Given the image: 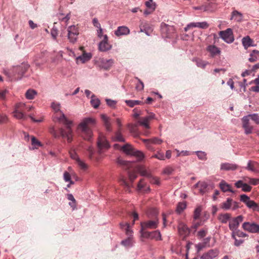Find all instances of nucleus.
I'll return each mask as SVG.
<instances>
[{"label":"nucleus","instance_id":"1","mask_svg":"<svg viewBox=\"0 0 259 259\" xmlns=\"http://www.w3.org/2000/svg\"><path fill=\"white\" fill-rule=\"evenodd\" d=\"M52 108L55 112H60V117H56V120L59 122H62L66 125V129L60 128L59 130V133L60 136L63 138H66L68 142L70 143L72 140V130L71 126L72 125V121L69 120L65 116V114L60 110V105L59 103H53L52 104Z\"/></svg>","mask_w":259,"mask_h":259},{"label":"nucleus","instance_id":"2","mask_svg":"<svg viewBox=\"0 0 259 259\" xmlns=\"http://www.w3.org/2000/svg\"><path fill=\"white\" fill-rule=\"evenodd\" d=\"M96 120L92 117H87L82 119L78 126L82 133L84 135V139L90 140L92 137V131L90 126L95 125Z\"/></svg>","mask_w":259,"mask_h":259},{"label":"nucleus","instance_id":"3","mask_svg":"<svg viewBox=\"0 0 259 259\" xmlns=\"http://www.w3.org/2000/svg\"><path fill=\"white\" fill-rule=\"evenodd\" d=\"M29 67L30 65L26 63H22L19 65L13 66L11 69V74L9 76H12L17 80L21 79Z\"/></svg>","mask_w":259,"mask_h":259},{"label":"nucleus","instance_id":"4","mask_svg":"<svg viewBox=\"0 0 259 259\" xmlns=\"http://www.w3.org/2000/svg\"><path fill=\"white\" fill-rule=\"evenodd\" d=\"M67 37L70 42L74 44L77 39L79 35V30L77 26L75 25H71L68 27Z\"/></svg>","mask_w":259,"mask_h":259},{"label":"nucleus","instance_id":"5","mask_svg":"<svg viewBox=\"0 0 259 259\" xmlns=\"http://www.w3.org/2000/svg\"><path fill=\"white\" fill-rule=\"evenodd\" d=\"M97 147L98 148V152L101 154L103 149H108L110 147L108 141L106 140V137L102 133H99L98 141Z\"/></svg>","mask_w":259,"mask_h":259},{"label":"nucleus","instance_id":"6","mask_svg":"<svg viewBox=\"0 0 259 259\" xmlns=\"http://www.w3.org/2000/svg\"><path fill=\"white\" fill-rule=\"evenodd\" d=\"M220 207L222 209L227 210L231 209L235 210L239 208L238 202L233 201L231 198H228L226 201L222 202L220 204Z\"/></svg>","mask_w":259,"mask_h":259},{"label":"nucleus","instance_id":"7","mask_svg":"<svg viewBox=\"0 0 259 259\" xmlns=\"http://www.w3.org/2000/svg\"><path fill=\"white\" fill-rule=\"evenodd\" d=\"M243 218L242 215H240L231 219L229 223V228L232 233H234L238 230L239 224L243 221Z\"/></svg>","mask_w":259,"mask_h":259},{"label":"nucleus","instance_id":"8","mask_svg":"<svg viewBox=\"0 0 259 259\" xmlns=\"http://www.w3.org/2000/svg\"><path fill=\"white\" fill-rule=\"evenodd\" d=\"M240 201L243 202L249 208L253 210H259L258 204L254 201L250 200V198L245 194L240 195Z\"/></svg>","mask_w":259,"mask_h":259},{"label":"nucleus","instance_id":"9","mask_svg":"<svg viewBox=\"0 0 259 259\" xmlns=\"http://www.w3.org/2000/svg\"><path fill=\"white\" fill-rule=\"evenodd\" d=\"M220 37L226 42L230 44L234 40L233 31L231 28H227L224 31L219 32Z\"/></svg>","mask_w":259,"mask_h":259},{"label":"nucleus","instance_id":"10","mask_svg":"<svg viewBox=\"0 0 259 259\" xmlns=\"http://www.w3.org/2000/svg\"><path fill=\"white\" fill-rule=\"evenodd\" d=\"M242 228L249 233H256L259 232V225L254 223L246 222L243 223Z\"/></svg>","mask_w":259,"mask_h":259},{"label":"nucleus","instance_id":"11","mask_svg":"<svg viewBox=\"0 0 259 259\" xmlns=\"http://www.w3.org/2000/svg\"><path fill=\"white\" fill-rule=\"evenodd\" d=\"M140 32H144L146 35L149 36L153 31L152 27L145 21H141L140 24Z\"/></svg>","mask_w":259,"mask_h":259},{"label":"nucleus","instance_id":"12","mask_svg":"<svg viewBox=\"0 0 259 259\" xmlns=\"http://www.w3.org/2000/svg\"><path fill=\"white\" fill-rule=\"evenodd\" d=\"M161 31L163 34H165V37H170L171 33L174 31V28L166 23L162 22L161 24Z\"/></svg>","mask_w":259,"mask_h":259},{"label":"nucleus","instance_id":"13","mask_svg":"<svg viewBox=\"0 0 259 259\" xmlns=\"http://www.w3.org/2000/svg\"><path fill=\"white\" fill-rule=\"evenodd\" d=\"M111 48V46L108 43V36L104 35L103 39L99 44V50L101 52H106Z\"/></svg>","mask_w":259,"mask_h":259},{"label":"nucleus","instance_id":"14","mask_svg":"<svg viewBox=\"0 0 259 259\" xmlns=\"http://www.w3.org/2000/svg\"><path fill=\"white\" fill-rule=\"evenodd\" d=\"M242 127L244 130V133L246 135L251 134L253 130V126L250 125L249 122V119H247V116H244L242 118Z\"/></svg>","mask_w":259,"mask_h":259},{"label":"nucleus","instance_id":"15","mask_svg":"<svg viewBox=\"0 0 259 259\" xmlns=\"http://www.w3.org/2000/svg\"><path fill=\"white\" fill-rule=\"evenodd\" d=\"M158 223V220H155L141 223V225L143 230L147 229H155L157 227Z\"/></svg>","mask_w":259,"mask_h":259},{"label":"nucleus","instance_id":"16","mask_svg":"<svg viewBox=\"0 0 259 259\" xmlns=\"http://www.w3.org/2000/svg\"><path fill=\"white\" fill-rule=\"evenodd\" d=\"M219 253V252L218 249H210L204 253L201 256V259H213L218 256Z\"/></svg>","mask_w":259,"mask_h":259},{"label":"nucleus","instance_id":"17","mask_svg":"<svg viewBox=\"0 0 259 259\" xmlns=\"http://www.w3.org/2000/svg\"><path fill=\"white\" fill-rule=\"evenodd\" d=\"M178 231L179 234L184 237L188 236L190 232V229L186 225L182 222L178 225Z\"/></svg>","mask_w":259,"mask_h":259},{"label":"nucleus","instance_id":"18","mask_svg":"<svg viewBox=\"0 0 259 259\" xmlns=\"http://www.w3.org/2000/svg\"><path fill=\"white\" fill-rule=\"evenodd\" d=\"M238 168V165L235 163L225 162L221 164L220 169L222 170H235Z\"/></svg>","mask_w":259,"mask_h":259},{"label":"nucleus","instance_id":"19","mask_svg":"<svg viewBox=\"0 0 259 259\" xmlns=\"http://www.w3.org/2000/svg\"><path fill=\"white\" fill-rule=\"evenodd\" d=\"M136 170L139 172L142 176L146 177L147 178L151 177V174L149 170L147 169L143 165H139L136 167Z\"/></svg>","mask_w":259,"mask_h":259},{"label":"nucleus","instance_id":"20","mask_svg":"<svg viewBox=\"0 0 259 259\" xmlns=\"http://www.w3.org/2000/svg\"><path fill=\"white\" fill-rule=\"evenodd\" d=\"M130 32V30L129 28L125 26H119L117 30L115 31V34L119 36L123 35H127L129 34Z\"/></svg>","mask_w":259,"mask_h":259},{"label":"nucleus","instance_id":"21","mask_svg":"<svg viewBox=\"0 0 259 259\" xmlns=\"http://www.w3.org/2000/svg\"><path fill=\"white\" fill-rule=\"evenodd\" d=\"M101 118L103 121L104 125L107 132H111L112 128L111 125L110 118L107 116L105 114H102Z\"/></svg>","mask_w":259,"mask_h":259},{"label":"nucleus","instance_id":"22","mask_svg":"<svg viewBox=\"0 0 259 259\" xmlns=\"http://www.w3.org/2000/svg\"><path fill=\"white\" fill-rule=\"evenodd\" d=\"M114 63L113 59H102L100 61V66L105 70L109 69Z\"/></svg>","mask_w":259,"mask_h":259},{"label":"nucleus","instance_id":"23","mask_svg":"<svg viewBox=\"0 0 259 259\" xmlns=\"http://www.w3.org/2000/svg\"><path fill=\"white\" fill-rule=\"evenodd\" d=\"M245 168L253 172H257L259 169V164L255 161L249 160Z\"/></svg>","mask_w":259,"mask_h":259},{"label":"nucleus","instance_id":"24","mask_svg":"<svg viewBox=\"0 0 259 259\" xmlns=\"http://www.w3.org/2000/svg\"><path fill=\"white\" fill-rule=\"evenodd\" d=\"M231 219V214L229 213H221L218 217V220L223 224H226Z\"/></svg>","mask_w":259,"mask_h":259},{"label":"nucleus","instance_id":"25","mask_svg":"<svg viewBox=\"0 0 259 259\" xmlns=\"http://www.w3.org/2000/svg\"><path fill=\"white\" fill-rule=\"evenodd\" d=\"M206 50L209 52L212 57L220 55L221 51L219 48L214 45H209L207 47Z\"/></svg>","mask_w":259,"mask_h":259},{"label":"nucleus","instance_id":"26","mask_svg":"<svg viewBox=\"0 0 259 259\" xmlns=\"http://www.w3.org/2000/svg\"><path fill=\"white\" fill-rule=\"evenodd\" d=\"M231 19L238 22H241L243 19V15L238 11L234 10L232 12Z\"/></svg>","mask_w":259,"mask_h":259},{"label":"nucleus","instance_id":"27","mask_svg":"<svg viewBox=\"0 0 259 259\" xmlns=\"http://www.w3.org/2000/svg\"><path fill=\"white\" fill-rule=\"evenodd\" d=\"M220 187L224 192H231L234 193V191L231 188V186L227 184L224 180H222L220 183Z\"/></svg>","mask_w":259,"mask_h":259},{"label":"nucleus","instance_id":"28","mask_svg":"<svg viewBox=\"0 0 259 259\" xmlns=\"http://www.w3.org/2000/svg\"><path fill=\"white\" fill-rule=\"evenodd\" d=\"M242 43L245 48L247 49L250 46H253V40L249 36L244 37L242 39Z\"/></svg>","mask_w":259,"mask_h":259},{"label":"nucleus","instance_id":"29","mask_svg":"<svg viewBox=\"0 0 259 259\" xmlns=\"http://www.w3.org/2000/svg\"><path fill=\"white\" fill-rule=\"evenodd\" d=\"M192 28L198 27L202 29H206L209 27V24L206 22H192L190 23Z\"/></svg>","mask_w":259,"mask_h":259},{"label":"nucleus","instance_id":"30","mask_svg":"<svg viewBox=\"0 0 259 259\" xmlns=\"http://www.w3.org/2000/svg\"><path fill=\"white\" fill-rule=\"evenodd\" d=\"M116 162L118 164L123 166L126 168H129L133 164L132 162L124 160L119 157L117 159Z\"/></svg>","mask_w":259,"mask_h":259},{"label":"nucleus","instance_id":"31","mask_svg":"<svg viewBox=\"0 0 259 259\" xmlns=\"http://www.w3.org/2000/svg\"><path fill=\"white\" fill-rule=\"evenodd\" d=\"M134 148L132 147V146L128 144H126L124 145H123L121 147V150L123 152H124L126 154L132 155L134 150Z\"/></svg>","mask_w":259,"mask_h":259},{"label":"nucleus","instance_id":"32","mask_svg":"<svg viewBox=\"0 0 259 259\" xmlns=\"http://www.w3.org/2000/svg\"><path fill=\"white\" fill-rule=\"evenodd\" d=\"M113 140L114 141H118V142H125V139L123 137L122 134H121V128H119L117 130V131H116L115 133V136H114Z\"/></svg>","mask_w":259,"mask_h":259},{"label":"nucleus","instance_id":"33","mask_svg":"<svg viewBox=\"0 0 259 259\" xmlns=\"http://www.w3.org/2000/svg\"><path fill=\"white\" fill-rule=\"evenodd\" d=\"M14 116L18 119H26V116L24 114L22 111L18 110V109H15L13 112Z\"/></svg>","mask_w":259,"mask_h":259},{"label":"nucleus","instance_id":"34","mask_svg":"<svg viewBox=\"0 0 259 259\" xmlns=\"http://www.w3.org/2000/svg\"><path fill=\"white\" fill-rule=\"evenodd\" d=\"M134 242L132 234H131L127 239L121 241V244L126 247H131L133 246Z\"/></svg>","mask_w":259,"mask_h":259},{"label":"nucleus","instance_id":"35","mask_svg":"<svg viewBox=\"0 0 259 259\" xmlns=\"http://www.w3.org/2000/svg\"><path fill=\"white\" fill-rule=\"evenodd\" d=\"M90 102L91 105L95 109H97L100 104V100L96 98L94 95L92 96Z\"/></svg>","mask_w":259,"mask_h":259},{"label":"nucleus","instance_id":"36","mask_svg":"<svg viewBox=\"0 0 259 259\" xmlns=\"http://www.w3.org/2000/svg\"><path fill=\"white\" fill-rule=\"evenodd\" d=\"M125 102L126 105L130 107H133L138 105L144 104V102L143 101L139 100H125Z\"/></svg>","mask_w":259,"mask_h":259},{"label":"nucleus","instance_id":"37","mask_svg":"<svg viewBox=\"0 0 259 259\" xmlns=\"http://www.w3.org/2000/svg\"><path fill=\"white\" fill-rule=\"evenodd\" d=\"M92 58L91 53H83L81 56L77 58V60H80L82 63L89 61Z\"/></svg>","mask_w":259,"mask_h":259},{"label":"nucleus","instance_id":"38","mask_svg":"<svg viewBox=\"0 0 259 259\" xmlns=\"http://www.w3.org/2000/svg\"><path fill=\"white\" fill-rule=\"evenodd\" d=\"M37 95V92L32 89H29L25 93V97L28 100L33 99L35 96Z\"/></svg>","mask_w":259,"mask_h":259},{"label":"nucleus","instance_id":"39","mask_svg":"<svg viewBox=\"0 0 259 259\" xmlns=\"http://www.w3.org/2000/svg\"><path fill=\"white\" fill-rule=\"evenodd\" d=\"M120 226L121 229H123L125 227V233L127 235L131 236V235L133 234V231L131 230L130 226L128 223H120Z\"/></svg>","mask_w":259,"mask_h":259},{"label":"nucleus","instance_id":"40","mask_svg":"<svg viewBox=\"0 0 259 259\" xmlns=\"http://www.w3.org/2000/svg\"><path fill=\"white\" fill-rule=\"evenodd\" d=\"M258 56L259 51L257 50H253L250 54V57L248 60L250 62H254L257 60Z\"/></svg>","mask_w":259,"mask_h":259},{"label":"nucleus","instance_id":"41","mask_svg":"<svg viewBox=\"0 0 259 259\" xmlns=\"http://www.w3.org/2000/svg\"><path fill=\"white\" fill-rule=\"evenodd\" d=\"M232 237L233 238V239H235V237H236V236H237L239 237H243V238H244V237H246L247 236V235L243 232L242 231L239 230H237L236 232H234V233H232Z\"/></svg>","mask_w":259,"mask_h":259},{"label":"nucleus","instance_id":"42","mask_svg":"<svg viewBox=\"0 0 259 259\" xmlns=\"http://www.w3.org/2000/svg\"><path fill=\"white\" fill-rule=\"evenodd\" d=\"M247 119L249 120L250 118L252 120H253L256 124H259V115L256 113L248 114L247 115Z\"/></svg>","mask_w":259,"mask_h":259},{"label":"nucleus","instance_id":"43","mask_svg":"<svg viewBox=\"0 0 259 259\" xmlns=\"http://www.w3.org/2000/svg\"><path fill=\"white\" fill-rule=\"evenodd\" d=\"M186 207L185 202H179L177 206L176 211L178 213H181Z\"/></svg>","mask_w":259,"mask_h":259},{"label":"nucleus","instance_id":"44","mask_svg":"<svg viewBox=\"0 0 259 259\" xmlns=\"http://www.w3.org/2000/svg\"><path fill=\"white\" fill-rule=\"evenodd\" d=\"M131 156H134L137 157L139 161L142 160L143 158H144L143 153L141 151L139 150H136L135 149H134Z\"/></svg>","mask_w":259,"mask_h":259},{"label":"nucleus","instance_id":"45","mask_svg":"<svg viewBox=\"0 0 259 259\" xmlns=\"http://www.w3.org/2000/svg\"><path fill=\"white\" fill-rule=\"evenodd\" d=\"M151 239H155L156 240H161V236L160 232L158 231L152 232Z\"/></svg>","mask_w":259,"mask_h":259},{"label":"nucleus","instance_id":"46","mask_svg":"<svg viewBox=\"0 0 259 259\" xmlns=\"http://www.w3.org/2000/svg\"><path fill=\"white\" fill-rule=\"evenodd\" d=\"M208 185L204 182H201L199 186V192L201 194H203L206 191Z\"/></svg>","mask_w":259,"mask_h":259},{"label":"nucleus","instance_id":"47","mask_svg":"<svg viewBox=\"0 0 259 259\" xmlns=\"http://www.w3.org/2000/svg\"><path fill=\"white\" fill-rule=\"evenodd\" d=\"M149 120L145 117L142 119V120L138 121V123L139 125L144 126L146 128L148 129L150 128L149 125L148 124Z\"/></svg>","mask_w":259,"mask_h":259},{"label":"nucleus","instance_id":"48","mask_svg":"<svg viewBox=\"0 0 259 259\" xmlns=\"http://www.w3.org/2000/svg\"><path fill=\"white\" fill-rule=\"evenodd\" d=\"M31 144L33 146V148H37L41 146V143L34 137L31 138Z\"/></svg>","mask_w":259,"mask_h":259},{"label":"nucleus","instance_id":"49","mask_svg":"<svg viewBox=\"0 0 259 259\" xmlns=\"http://www.w3.org/2000/svg\"><path fill=\"white\" fill-rule=\"evenodd\" d=\"M128 175L129 179H130V180L131 181V182L132 183H133L134 181V180L138 177V175H137L136 172L135 171H128Z\"/></svg>","mask_w":259,"mask_h":259},{"label":"nucleus","instance_id":"50","mask_svg":"<svg viewBox=\"0 0 259 259\" xmlns=\"http://www.w3.org/2000/svg\"><path fill=\"white\" fill-rule=\"evenodd\" d=\"M195 152L199 159L202 160L206 159V154L204 152L198 151Z\"/></svg>","mask_w":259,"mask_h":259},{"label":"nucleus","instance_id":"51","mask_svg":"<svg viewBox=\"0 0 259 259\" xmlns=\"http://www.w3.org/2000/svg\"><path fill=\"white\" fill-rule=\"evenodd\" d=\"M247 179L248 183L250 185H256L259 184V179L247 178ZM245 181H247V180L245 179Z\"/></svg>","mask_w":259,"mask_h":259},{"label":"nucleus","instance_id":"52","mask_svg":"<svg viewBox=\"0 0 259 259\" xmlns=\"http://www.w3.org/2000/svg\"><path fill=\"white\" fill-rule=\"evenodd\" d=\"M201 212V207H198L195 209L194 212V215H193V218H194V220H196L199 218Z\"/></svg>","mask_w":259,"mask_h":259},{"label":"nucleus","instance_id":"53","mask_svg":"<svg viewBox=\"0 0 259 259\" xmlns=\"http://www.w3.org/2000/svg\"><path fill=\"white\" fill-rule=\"evenodd\" d=\"M128 127L129 128V130L131 133L134 135L135 136H138V132L137 128L136 127H134L132 125V124H128Z\"/></svg>","mask_w":259,"mask_h":259},{"label":"nucleus","instance_id":"54","mask_svg":"<svg viewBox=\"0 0 259 259\" xmlns=\"http://www.w3.org/2000/svg\"><path fill=\"white\" fill-rule=\"evenodd\" d=\"M135 79L139 82V84L136 85L137 90L139 91L143 90L144 87V83L137 77H136Z\"/></svg>","mask_w":259,"mask_h":259},{"label":"nucleus","instance_id":"55","mask_svg":"<svg viewBox=\"0 0 259 259\" xmlns=\"http://www.w3.org/2000/svg\"><path fill=\"white\" fill-rule=\"evenodd\" d=\"M141 235L143 237L151 239L152 232L145 231V230L141 229Z\"/></svg>","mask_w":259,"mask_h":259},{"label":"nucleus","instance_id":"56","mask_svg":"<svg viewBox=\"0 0 259 259\" xmlns=\"http://www.w3.org/2000/svg\"><path fill=\"white\" fill-rule=\"evenodd\" d=\"M106 102L108 106L111 108H114L117 103L116 101L109 99H106Z\"/></svg>","mask_w":259,"mask_h":259},{"label":"nucleus","instance_id":"57","mask_svg":"<svg viewBox=\"0 0 259 259\" xmlns=\"http://www.w3.org/2000/svg\"><path fill=\"white\" fill-rule=\"evenodd\" d=\"M207 64V62L202 61L201 60H197L196 61V65L199 67L204 68Z\"/></svg>","mask_w":259,"mask_h":259},{"label":"nucleus","instance_id":"58","mask_svg":"<svg viewBox=\"0 0 259 259\" xmlns=\"http://www.w3.org/2000/svg\"><path fill=\"white\" fill-rule=\"evenodd\" d=\"M145 5L148 9L152 10V11H154L156 8V5L154 3L146 2Z\"/></svg>","mask_w":259,"mask_h":259},{"label":"nucleus","instance_id":"59","mask_svg":"<svg viewBox=\"0 0 259 259\" xmlns=\"http://www.w3.org/2000/svg\"><path fill=\"white\" fill-rule=\"evenodd\" d=\"M162 142V140L158 138L155 137L152 139H150V143L151 145L152 144L159 145L161 144Z\"/></svg>","mask_w":259,"mask_h":259},{"label":"nucleus","instance_id":"60","mask_svg":"<svg viewBox=\"0 0 259 259\" xmlns=\"http://www.w3.org/2000/svg\"><path fill=\"white\" fill-rule=\"evenodd\" d=\"M70 156L71 158L74 160H75L76 161L79 159L78 156L77 155V153L74 150H72L69 152Z\"/></svg>","mask_w":259,"mask_h":259},{"label":"nucleus","instance_id":"61","mask_svg":"<svg viewBox=\"0 0 259 259\" xmlns=\"http://www.w3.org/2000/svg\"><path fill=\"white\" fill-rule=\"evenodd\" d=\"M149 178L150 179L151 183L157 185H159L160 184V180L158 178L153 177L151 176V177H150Z\"/></svg>","mask_w":259,"mask_h":259},{"label":"nucleus","instance_id":"62","mask_svg":"<svg viewBox=\"0 0 259 259\" xmlns=\"http://www.w3.org/2000/svg\"><path fill=\"white\" fill-rule=\"evenodd\" d=\"M142 141L145 144L146 147L148 149L151 150H152L153 149L152 146L151 145L150 139H142Z\"/></svg>","mask_w":259,"mask_h":259},{"label":"nucleus","instance_id":"63","mask_svg":"<svg viewBox=\"0 0 259 259\" xmlns=\"http://www.w3.org/2000/svg\"><path fill=\"white\" fill-rule=\"evenodd\" d=\"M207 232V229L200 230L198 232L197 236L200 238H203L206 236Z\"/></svg>","mask_w":259,"mask_h":259},{"label":"nucleus","instance_id":"64","mask_svg":"<svg viewBox=\"0 0 259 259\" xmlns=\"http://www.w3.org/2000/svg\"><path fill=\"white\" fill-rule=\"evenodd\" d=\"M51 34L52 37L54 39H56L57 36L58 35V30L55 27H53L52 29Z\"/></svg>","mask_w":259,"mask_h":259}]
</instances>
